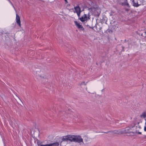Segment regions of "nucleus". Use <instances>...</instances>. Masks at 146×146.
<instances>
[{
	"label": "nucleus",
	"mask_w": 146,
	"mask_h": 146,
	"mask_svg": "<svg viewBox=\"0 0 146 146\" xmlns=\"http://www.w3.org/2000/svg\"><path fill=\"white\" fill-rule=\"evenodd\" d=\"M92 7L89 8H88V10L91 9L92 10Z\"/></svg>",
	"instance_id": "nucleus-24"
},
{
	"label": "nucleus",
	"mask_w": 146,
	"mask_h": 146,
	"mask_svg": "<svg viewBox=\"0 0 146 146\" xmlns=\"http://www.w3.org/2000/svg\"><path fill=\"white\" fill-rule=\"evenodd\" d=\"M145 126L144 127V130L145 131H146V119H145Z\"/></svg>",
	"instance_id": "nucleus-16"
},
{
	"label": "nucleus",
	"mask_w": 146,
	"mask_h": 146,
	"mask_svg": "<svg viewBox=\"0 0 146 146\" xmlns=\"http://www.w3.org/2000/svg\"><path fill=\"white\" fill-rule=\"evenodd\" d=\"M130 129H131V128L130 127H126L123 130L120 131L119 132L121 134L130 133H132L133 134H134V132L129 131Z\"/></svg>",
	"instance_id": "nucleus-4"
},
{
	"label": "nucleus",
	"mask_w": 146,
	"mask_h": 146,
	"mask_svg": "<svg viewBox=\"0 0 146 146\" xmlns=\"http://www.w3.org/2000/svg\"><path fill=\"white\" fill-rule=\"evenodd\" d=\"M62 141H66V142L69 141L71 142H74L79 143L81 142L83 143V139L80 135H68L62 137Z\"/></svg>",
	"instance_id": "nucleus-1"
},
{
	"label": "nucleus",
	"mask_w": 146,
	"mask_h": 146,
	"mask_svg": "<svg viewBox=\"0 0 146 146\" xmlns=\"http://www.w3.org/2000/svg\"><path fill=\"white\" fill-rule=\"evenodd\" d=\"M74 22L75 24L78 29H80L81 30H84V29L83 26L81 25H80V23H78L76 21H74Z\"/></svg>",
	"instance_id": "nucleus-6"
},
{
	"label": "nucleus",
	"mask_w": 146,
	"mask_h": 146,
	"mask_svg": "<svg viewBox=\"0 0 146 146\" xmlns=\"http://www.w3.org/2000/svg\"><path fill=\"white\" fill-rule=\"evenodd\" d=\"M138 134H141V132H138Z\"/></svg>",
	"instance_id": "nucleus-25"
},
{
	"label": "nucleus",
	"mask_w": 146,
	"mask_h": 146,
	"mask_svg": "<svg viewBox=\"0 0 146 146\" xmlns=\"http://www.w3.org/2000/svg\"><path fill=\"white\" fill-rule=\"evenodd\" d=\"M100 13V9L98 8H97V16L98 18Z\"/></svg>",
	"instance_id": "nucleus-11"
},
{
	"label": "nucleus",
	"mask_w": 146,
	"mask_h": 146,
	"mask_svg": "<svg viewBox=\"0 0 146 146\" xmlns=\"http://www.w3.org/2000/svg\"><path fill=\"white\" fill-rule=\"evenodd\" d=\"M122 1H123V2L121 3L120 5L122 6L126 5L128 8L130 7V6L127 2V0H122Z\"/></svg>",
	"instance_id": "nucleus-7"
},
{
	"label": "nucleus",
	"mask_w": 146,
	"mask_h": 146,
	"mask_svg": "<svg viewBox=\"0 0 146 146\" xmlns=\"http://www.w3.org/2000/svg\"><path fill=\"white\" fill-rule=\"evenodd\" d=\"M74 9L75 11H74V13H77L78 12H82L80 7L78 5H77L76 7H74Z\"/></svg>",
	"instance_id": "nucleus-9"
},
{
	"label": "nucleus",
	"mask_w": 146,
	"mask_h": 146,
	"mask_svg": "<svg viewBox=\"0 0 146 146\" xmlns=\"http://www.w3.org/2000/svg\"><path fill=\"white\" fill-rule=\"evenodd\" d=\"M133 6L138 7L139 6L143 5L144 0H131Z\"/></svg>",
	"instance_id": "nucleus-2"
},
{
	"label": "nucleus",
	"mask_w": 146,
	"mask_h": 146,
	"mask_svg": "<svg viewBox=\"0 0 146 146\" xmlns=\"http://www.w3.org/2000/svg\"><path fill=\"white\" fill-rule=\"evenodd\" d=\"M90 13H88V14L87 16L86 14H84V15L79 18V20L82 22L84 23L85 24V22L86 21H87V20L90 19Z\"/></svg>",
	"instance_id": "nucleus-3"
},
{
	"label": "nucleus",
	"mask_w": 146,
	"mask_h": 146,
	"mask_svg": "<svg viewBox=\"0 0 146 146\" xmlns=\"http://www.w3.org/2000/svg\"><path fill=\"white\" fill-rule=\"evenodd\" d=\"M11 4H12V3L9 0H7Z\"/></svg>",
	"instance_id": "nucleus-28"
},
{
	"label": "nucleus",
	"mask_w": 146,
	"mask_h": 146,
	"mask_svg": "<svg viewBox=\"0 0 146 146\" xmlns=\"http://www.w3.org/2000/svg\"><path fill=\"white\" fill-rule=\"evenodd\" d=\"M64 1L66 3H68V1H67V0H64Z\"/></svg>",
	"instance_id": "nucleus-26"
},
{
	"label": "nucleus",
	"mask_w": 146,
	"mask_h": 146,
	"mask_svg": "<svg viewBox=\"0 0 146 146\" xmlns=\"http://www.w3.org/2000/svg\"><path fill=\"white\" fill-rule=\"evenodd\" d=\"M95 27H97V26H96V25L95 26Z\"/></svg>",
	"instance_id": "nucleus-31"
},
{
	"label": "nucleus",
	"mask_w": 146,
	"mask_h": 146,
	"mask_svg": "<svg viewBox=\"0 0 146 146\" xmlns=\"http://www.w3.org/2000/svg\"><path fill=\"white\" fill-rule=\"evenodd\" d=\"M86 90L87 89V88L86 87Z\"/></svg>",
	"instance_id": "nucleus-33"
},
{
	"label": "nucleus",
	"mask_w": 146,
	"mask_h": 146,
	"mask_svg": "<svg viewBox=\"0 0 146 146\" xmlns=\"http://www.w3.org/2000/svg\"><path fill=\"white\" fill-rule=\"evenodd\" d=\"M124 41H125V42H126V39H125V40H124Z\"/></svg>",
	"instance_id": "nucleus-29"
},
{
	"label": "nucleus",
	"mask_w": 146,
	"mask_h": 146,
	"mask_svg": "<svg viewBox=\"0 0 146 146\" xmlns=\"http://www.w3.org/2000/svg\"><path fill=\"white\" fill-rule=\"evenodd\" d=\"M84 10V9H83L82 10V11H83Z\"/></svg>",
	"instance_id": "nucleus-32"
},
{
	"label": "nucleus",
	"mask_w": 146,
	"mask_h": 146,
	"mask_svg": "<svg viewBox=\"0 0 146 146\" xmlns=\"http://www.w3.org/2000/svg\"><path fill=\"white\" fill-rule=\"evenodd\" d=\"M142 116H143V118H145L146 117V112H144L143 113L142 115H141V117Z\"/></svg>",
	"instance_id": "nucleus-13"
},
{
	"label": "nucleus",
	"mask_w": 146,
	"mask_h": 146,
	"mask_svg": "<svg viewBox=\"0 0 146 146\" xmlns=\"http://www.w3.org/2000/svg\"><path fill=\"white\" fill-rule=\"evenodd\" d=\"M60 138H59L58 140L56 141V142H55L54 143H50L51 145L52 146H58L59 145V143H60V146H63L62 145V142L66 141H62V138L61 139V140L60 141Z\"/></svg>",
	"instance_id": "nucleus-5"
},
{
	"label": "nucleus",
	"mask_w": 146,
	"mask_h": 146,
	"mask_svg": "<svg viewBox=\"0 0 146 146\" xmlns=\"http://www.w3.org/2000/svg\"><path fill=\"white\" fill-rule=\"evenodd\" d=\"M81 12H77V13H76L79 19V18H80V14Z\"/></svg>",
	"instance_id": "nucleus-15"
},
{
	"label": "nucleus",
	"mask_w": 146,
	"mask_h": 146,
	"mask_svg": "<svg viewBox=\"0 0 146 146\" xmlns=\"http://www.w3.org/2000/svg\"><path fill=\"white\" fill-rule=\"evenodd\" d=\"M144 137H146V135H145Z\"/></svg>",
	"instance_id": "nucleus-30"
},
{
	"label": "nucleus",
	"mask_w": 146,
	"mask_h": 146,
	"mask_svg": "<svg viewBox=\"0 0 146 146\" xmlns=\"http://www.w3.org/2000/svg\"><path fill=\"white\" fill-rule=\"evenodd\" d=\"M125 10L126 11H129V9L127 8H126L125 9Z\"/></svg>",
	"instance_id": "nucleus-21"
},
{
	"label": "nucleus",
	"mask_w": 146,
	"mask_h": 146,
	"mask_svg": "<svg viewBox=\"0 0 146 146\" xmlns=\"http://www.w3.org/2000/svg\"><path fill=\"white\" fill-rule=\"evenodd\" d=\"M40 146H52L50 144H46L45 145H42Z\"/></svg>",
	"instance_id": "nucleus-14"
},
{
	"label": "nucleus",
	"mask_w": 146,
	"mask_h": 146,
	"mask_svg": "<svg viewBox=\"0 0 146 146\" xmlns=\"http://www.w3.org/2000/svg\"><path fill=\"white\" fill-rule=\"evenodd\" d=\"M16 22L17 23V25L19 27H21V21L20 20V18L19 16L17 15L16 14Z\"/></svg>",
	"instance_id": "nucleus-8"
},
{
	"label": "nucleus",
	"mask_w": 146,
	"mask_h": 146,
	"mask_svg": "<svg viewBox=\"0 0 146 146\" xmlns=\"http://www.w3.org/2000/svg\"><path fill=\"white\" fill-rule=\"evenodd\" d=\"M121 47L122 49L121 50V52H124V47L123 46H122Z\"/></svg>",
	"instance_id": "nucleus-19"
},
{
	"label": "nucleus",
	"mask_w": 146,
	"mask_h": 146,
	"mask_svg": "<svg viewBox=\"0 0 146 146\" xmlns=\"http://www.w3.org/2000/svg\"><path fill=\"white\" fill-rule=\"evenodd\" d=\"M37 144L38 146H40V145H42L43 144H41V143L42 142L40 141V140L37 139Z\"/></svg>",
	"instance_id": "nucleus-12"
},
{
	"label": "nucleus",
	"mask_w": 146,
	"mask_h": 146,
	"mask_svg": "<svg viewBox=\"0 0 146 146\" xmlns=\"http://www.w3.org/2000/svg\"><path fill=\"white\" fill-rule=\"evenodd\" d=\"M87 83V82H86V83H85L84 84V85H86Z\"/></svg>",
	"instance_id": "nucleus-27"
},
{
	"label": "nucleus",
	"mask_w": 146,
	"mask_h": 146,
	"mask_svg": "<svg viewBox=\"0 0 146 146\" xmlns=\"http://www.w3.org/2000/svg\"><path fill=\"white\" fill-rule=\"evenodd\" d=\"M108 32L110 33H112L113 32L111 30L108 29Z\"/></svg>",
	"instance_id": "nucleus-18"
},
{
	"label": "nucleus",
	"mask_w": 146,
	"mask_h": 146,
	"mask_svg": "<svg viewBox=\"0 0 146 146\" xmlns=\"http://www.w3.org/2000/svg\"><path fill=\"white\" fill-rule=\"evenodd\" d=\"M112 27L113 29H115L116 27L115 25H113Z\"/></svg>",
	"instance_id": "nucleus-23"
},
{
	"label": "nucleus",
	"mask_w": 146,
	"mask_h": 146,
	"mask_svg": "<svg viewBox=\"0 0 146 146\" xmlns=\"http://www.w3.org/2000/svg\"><path fill=\"white\" fill-rule=\"evenodd\" d=\"M85 25L87 27H89V28H90V29H93V27H91L90 26H89V25Z\"/></svg>",
	"instance_id": "nucleus-17"
},
{
	"label": "nucleus",
	"mask_w": 146,
	"mask_h": 146,
	"mask_svg": "<svg viewBox=\"0 0 146 146\" xmlns=\"http://www.w3.org/2000/svg\"><path fill=\"white\" fill-rule=\"evenodd\" d=\"M113 13H114L113 12L111 11V13H110V15H111H111H113Z\"/></svg>",
	"instance_id": "nucleus-22"
},
{
	"label": "nucleus",
	"mask_w": 146,
	"mask_h": 146,
	"mask_svg": "<svg viewBox=\"0 0 146 146\" xmlns=\"http://www.w3.org/2000/svg\"><path fill=\"white\" fill-rule=\"evenodd\" d=\"M84 82H82L80 84V86L82 87V86L85 83Z\"/></svg>",
	"instance_id": "nucleus-20"
},
{
	"label": "nucleus",
	"mask_w": 146,
	"mask_h": 146,
	"mask_svg": "<svg viewBox=\"0 0 146 146\" xmlns=\"http://www.w3.org/2000/svg\"><path fill=\"white\" fill-rule=\"evenodd\" d=\"M118 132V131L117 130H113V131H108L107 132H102V133H108L109 132H111L114 134H116L117 133V132Z\"/></svg>",
	"instance_id": "nucleus-10"
}]
</instances>
